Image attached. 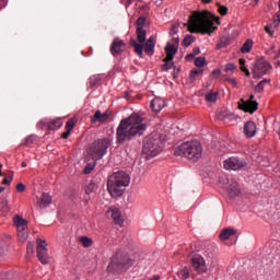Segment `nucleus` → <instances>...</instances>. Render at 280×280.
<instances>
[{
    "instance_id": "aec40b11",
    "label": "nucleus",
    "mask_w": 280,
    "mask_h": 280,
    "mask_svg": "<svg viewBox=\"0 0 280 280\" xmlns=\"http://www.w3.org/2000/svg\"><path fill=\"white\" fill-rule=\"evenodd\" d=\"M39 207H49L51 205V196L49 194L44 192L38 202Z\"/></svg>"
},
{
    "instance_id": "f3484780",
    "label": "nucleus",
    "mask_w": 280,
    "mask_h": 280,
    "mask_svg": "<svg viewBox=\"0 0 280 280\" xmlns=\"http://www.w3.org/2000/svg\"><path fill=\"white\" fill-rule=\"evenodd\" d=\"M150 106H151L153 113H161V110H163V108H165V101L160 97H155L151 101Z\"/></svg>"
},
{
    "instance_id": "f257e3e1",
    "label": "nucleus",
    "mask_w": 280,
    "mask_h": 280,
    "mask_svg": "<svg viewBox=\"0 0 280 280\" xmlns=\"http://www.w3.org/2000/svg\"><path fill=\"white\" fill-rule=\"evenodd\" d=\"M148 130L145 118L139 113H132L129 117L122 119L117 127L116 137L118 143L126 141H135L139 137H143Z\"/></svg>"
},
{
    "instance_id": "c03bdc74",
    "label": "nucleus",
    "mask_w": 280,
    "mask_h": 280,
    "mask_svg": "<svg viewBox=\"0 0 280 280\" xmlns=\"http://www.w3.org/2000/svg\"><path fill=\"white\" fill-rule=\"evenodd\" d=\"M174 67V62L172 61H164V65L162 66V71H170Z\"/></svg>"
},
{
    "instance_id": "7c9ffc66",
    "label": "nucleus",
    "mask_w": 280,
    "mask_h": 280,
    "mask_svg": "<svg viewBox=\"0 0 280 280\" xmlns=\"http://www.w3.org/2000/svg\"><path fill=\"white\" fill-rule=\"evenodd\" d=\"M95 189H97V184L91 182L90 184H88L84 187V191L85 194L89 196L90 194H93V191H95Z\"/></svg>"
},
{
    "instance_id": "bb28decb",
    "label": "nucleus",
    "mask_w": 280,
    "mask_h": 280,
    "mask_svg": "<svg viewBox=\"0 0 280 280\" xmlns=\"http://www.w3.org/2000/svg\"><path fill=\"white\" fill-rule=\"evenodd\" d=\"M138 43H145V30L138 27L136 31Z\"/></svg>"
},
{
    "instance_id": "37998d69",
    "label": "nucleus",
    "mask_w": 280,
    "mask_h": 280,
    "mask_svg": "<svg viewBox=\"0 0 280 280\" xmlns=\"http://www.w3.org/2000/svg\"><path fill=\"white\" fill-rule=\"evenodd\" d=\"M75 128V120L69 119L66 124V130H69L70 132Z\"/></svg>"
},
{
    "instance_id": "5701e85b",
    "label": "nucleus",
    "mask_w": 280,
    "mask_h": 280,
    "mask_svg": "<svg viewBox=\"0 0 280 280\" xmlns=\"http://www.w3.org/2000/svg\"><path fill=\"white\" fill-rule=\"evenodd\" d=\"M62 127V120L60 118L54 119L47 125L48 130H58V128Z\"/></svg>"
},
{
    "instance_id": "13d9d810",
    "label": "nucleus",
    "mask_w": 280,
    "mask_h": 280,
    "mask_svg": "<svg viewBox=\"0 0 280 280\" xmlns=\"http://www.w3.org/2000/svg\"><path fill=\"white\" fill-rule=\"evenodd\" d=\"M120 3H126V8L132 4V0H120Z\"/></svg>"
},
{
    "instance_id": "cd10ccee",
    "label": "nucleus",
    "mask_w": 280,
    "mask_h": 280,
    "mask_svg": "<svg viewBox=\"0 0 280 280\" xmlns=\"http://www.w3.org/2000/svg\"><path fill=\"white\" fill-rule=\"evenodd\" d=\"M135 264V260L128 258L127 256L124 257L122 260L118 261V266H122V268H130Z\"/></svg>"
},
{
    "instance_id": "423d86ee",
    "label": "nucleus",
    "mask_w": 280,
    "mask_h": 280,
    "mask_svg": "<svg viewBox=\"0 0 280 280\" xmlns=\"http://www.w3.org/2000/svg\"><path fill=\"white\" fill-rule=\"evenodd\" d=\"M109 145H110V140H108L106 138L105 139H101V140H95L90 145L88 154L91 155L93 161H100L106 154Z\"/></svg>"
},
{
    "instance_id": "f8f14e48",
    "label": "nucleus",
    "mask_w": 280,
    "mask_h": 280,
    "mask_svg": "<svg viewBox=\"0 0 280 280\" xmlns=\"http://www.w3.org/2000/svg\"><path fill=\"white\" fill-rule=\"evenodd\" d=\"M255 100V95H250L249 100L244 101L243 98L241 100L242 103H238V108L241 110H244V113H250V115H253V113H255V110H257L259 103H257Z\"/></svg>"
},
{
    "instance_id": "680f3d73",
    "label": "nucleus",
    "mask_w": 280,
    "mask_h": 280,
    "mask_svg": "<svg viewBox=\"0 0 280 280\" xmlns=\"http://www.w3.org/2000/svg\"><path fill=\"white\" fill-rule=\"evenodd\" d=\"M265 32L269 34V36H272V31L270 30V26H265Z\"/></svg>"
},
{
    "instance_id": "f704fd0d",
    "label": "nucleus",
    "mask_w": 280,
    "mask_h": 280,
    "mask_svg": "<svg viewBox=\"0 0 280 280\" xmlns=\"http://www.w3.org/2000/svg\"><path fill=\"white\" fill-rule=\"evenodd\" d=\"M80 242L85 248L93 246V240L89 238V236L81 237Z\"/></svg>"
},
{
    "instance_id": "e433bc0d",
    "label": "nucleus",
    "mask_w": 280,
    "mask_h": 280,
    "mask_svg": "<svg viewBox=\"0 0 280 280\" xmlns=\"http://www.w3.org/2000/svg\"><path fill=\"white\" fill-rule=\"evenodd\" d=\"M34 141H36V136H28L24 139L23 145H26L27 148H30L31 145L34 144Z\"/></svg>"
},
{
    "instance_id": "2eb2a0df",
    "label": "nucleus",
    "mask_w": 280,
    "mask_h": 280,
    "mask_svg": "<svg viewBox=\"0 0 280 280\" xmlns=\"http://www.w3.org/2000/svg\"><path fill=\"white\" fill-rule=\"evenodd\" d=\"M244 135L248 139H250V138L255 137V135H257V125H255V121L249 120V121L245 122Z\"/></svg>"
},
{
    "instance_id": "3c124183",
    "label": "nucleus",
    "mask_w": 280,
    "mask_h": 280,
    "mask_svg": "<svg viewBox=\"0 0 280 280\" xmlns=\"http://www.w3.org/2000/svg\"><path fill=\"white\" fill-rule=\"evenodd\" d=\"M26 250H27V254L34 253V244L27 243Z\"/></svg>"
},
{
    "instance_id": "4468645a",
    "label": "nucleus",
    "mask_w": 280,
    "mask_h": 280,
    "mask_svg": "<svg viewBox=\"0 0 280 280\" xmlns=\"http://www.w3.org/2000/svg\"><path fill=\"white\" fill-rule=\"evenodd\" d=\"M228 184L224 187V189H226L230 194V196H240V184H237V182H235L234 179H226Z\"/></svg>"
},
{
    "instance_id": "09e8293b",
    "label": "nucleus",
    "mask_w": 280,
    "mask_h": 280,
    "mask_svg": "<svg viewBox=\"0 0 280 280\" xmlns=\"http://www.w3.org/2000/svg\"><path fill=\"white\" fill-rule=\"evenodd\" d=\"M235 69H237V67L234 63H228L225 66L226 71H235Z\"/></svg>"
},
{
    "instance_id": "ea45409f",
    "label": "nucleus",
    "mask_w": 280,
    "mask_h": 280,
    "mask_svg": "<svg viewBox=\"0 0 280 280\" xmlns=\"http://www.w3.org/2000/svg\"><path fill=\"white\" fill-rule=\"evenodd\" d=\"M144 25H145V18L144 16L138 18V20L136 22L137 30H138V27H140V30H143Z\"/></svg>"
},
{
    "instance_id": "a211bd4d",
    "label": "nucleus",
    "mask_w": 280,
    "mask_h": 280,
    "mask_svg": "<svg viewBox=\"0 0 280 280\" xmlns=\"http://www.w3.org/2000/svg\"><path fill=\"white\" fill-rule=\"evenodd\" d=\"M109 213L112 215V220L114 224H118L119 226H122L124 218H121V211H119L118 208H112L109 210Z\"/></svg>"
},
{
    "instance_id": "0e129e2a",
    "label": "nucleus",
    "mask_w": 280,
    "mask_h": 280,
    "mask_svg": "<svg viewBox=\"0 0 280 280\" xmlns=\"http://www.w3.org/2000/svg\"><path fill=\"white\" fill-rule=\"evenodd\" d=\"M177 73H180V68L176 69V67H174V73H173L174 78H176Z\"/></svg>"
},
{
    "instance_id": "c756f323",
    "label": "nucleus",
    "mask_w": 280,
    "mask_h": 280,
    "mask_svg": "<svg viewBox=\"0 0 280 280\" xmlns=\"http://www.w3.org/2000/svg\"><path fill=\"white\" fill-rule=\"evenodd\" d=\"M18 237L20 242H26L28 237L27 229L18 230Z\"/></svg>"
},
{
    "instance_id": "6ab92c4d",
    "label": "nucleus",
    "mask_w": 280,
    "mask_h": 280,
    "mask_svg": "<svg viewBox=\"0 0 280 280\" xmlns=\"http://www.w3.org/2000/svg\"><path fill=\"white\" fill-rule=\"evenodd\" d=\"M14 226H16L18 231H24L27 229V220L23 219L21 215L15 214L13 217Z\"/></svg>"
},
{
    "instance_id": "6e6d98bb",
    "label": "nucleus",
    "mask_w": 280,
    "mask_h": 280,
    "mask_svg": "<svg viewBox=\"0 0 280 280\" xmlns=\"http://www.w3.org/2000/svg\"><path fill=\"white\" fill-rule=\"evenodd\" d=\"M228 82H230V84H232V86H237V80L235 79H226Z\"/></svg>"
},
{
    "instance_id": "bf43d9fd",
    "label": "nucleus",
    "mask_w": 280,
    "mask_h": 280,
    "mask_svg": "<svg viewBox=\"0 0 280 280\" xmlns=\"http://www.w3.org/2000/svg\"><path fill=\"white\" fill-rule=\"evenodd\" d=\"M2 205L4 206L5 211H10V206H8L7 199L4 201H2Z\"/></svg>"
},
{
    "instance_id": "7ed1b4c3",
    "label": "nucleus",
    "mask_w": 280,
    "mask_h": 280,
    "mask_svg": "<svg viewBox=\"0 0 280 280\" xmlns=\"http://www.w3.org/2000/svg\"><path fill=\"white\" fill-rule=\"evenodd\" d=\"M128 185H130V175L119 171L108 177L107 191L112 198H121Z\"/></svg>"
},
{
    "instance_id": "e2e57ef3",
    "label": "nucleus",
    "mask_w": 280,
    "mask_h": 280,
    "mask_svg": "<svg viewBox=\"0 0 280 280\" xmlns=\"http://www.w3.org/2000/svg\"><path fill=\"white\" fill-rule=\"evenodd\" d=\"M7 0H0V10H3L5 8Z\"/></svg>"
},
{
    "instance_id": "20e7f679",
    "label": "nucleus",
    "mask_w": 280,
    "mask_h": 280,
    "mask_svg": "<svg viewBox=\"0 0 280 280\" xmlns=\"http://www.w3.org/2000/svg\"><path fill=\"white\" fill-rule=\"evenodd\" d=\"M163 141H165V136L158 132H152L144 139L142 152L148 156L154 159L163 152Z\"/></svg>"
},
{
    "instance_id": "de8ad7c7",
    "label": "nucleus",
    "mask_w": 280,
    "mask_h": 280,
    "mask_svg": "<svg viewBox=\"0 0 280 280\" xmlns=\"http://www.w3.org/2000/svg\"><path fill=\"white\" fill-rule=\"evenodd\" d=\"M16 191H19V194H23V191H25V186L23 185V183H19L16 185Z\"/></svg>"
},
{
    "instance_id": "1a4fd4ad",
    "label": "nucleus",
    "mask_w": 280,
    "mask_h": 280,
    "mask_svg": "<svg viewBox=\"0 0 280 280\" xmlns=\"http://www.w3.org/2000/svg\"><path fill=\"white\" fill-rule=\"evenodd\" d=\"M190 265L196 272L199 275H205L209 268L207 267V262L205 258L200 254H192L190 256Z\"/></svg>"
},
{
    "instance_id": "8fccbe9b",
    "label": "nucleus",
    "mask_w": 280,
    "mask_h": 280,
    "mask_svg": "<svg viewBox=\"0 0 280 280\" xmlns=\"http://www.w3.org/2000/svg\"><path fill=\"white\" fill-rule=\"evenodd\" d=\"M174 55L166 54V57L164 58V62H174Z\"/></svg>"
},
{
    "instance_id": "603ef678",
    "label": "nucleus",
    "mask_w": 280,
    "mask_h": 280,
    "mask_svg": "<svg viewBox=\"0 0 280 280\" xmlns=\"http://www.w3.org/2000/svg\"><path fill=\"white\" fill-rule=\"evenodd\" d=\"M108 119V113L101 114V124H104Z\"/></svg>"
},
{
    "instance_id": "5fc2aeb1",
    "label": "nucleus",
    "mask_w": 280,
    "mask_h": 280,
    "mask_svg": "<svg viewBox=\"0 0 280 280\" xmlns=\"http://www.w3.org/2000/svg\"><path fill=\"white\" fill-rule=\"evenodd\" d=\"M171 36H174L175 34H178V27L172 26L170 31Z\"/></svg>"
},
{
    "instance_id": "dca6fc26",
    "label": "nucleus",
    "mask_w": 280,
    "mask_h": 280,
    "mask_svg": "<svg viewBox=\"0 0 280 280\" xmlns=\"http://www.w3.org/2000/svg\"><path fill=\"white\" fill-rule=\"evenodd\" d=\"M218 119L224 121L225 124H231V121H235V114L224 109L219 112Z\"/></svg>"
},
{
    "instance_id": "39448f33",
    "label": "nucleus",
    "mask_w": 280,
    "mask_h": 280,
    "mask_svg": "<svg viewBox=\"0 0 280 280\" xmlns=\"http://www.w3.org/2000/svg\"><path fill=\"white\" fill-rule=\"evenodd\" d=\"M175 156H185L189 161H198L202 156V144L198 140L184 142L175 150Z\"/></svg>"
},
{
    "instance_id": "2f4dec72",
    "label": "nucleus",
    "mask_w": 280,
    "mask_h": 280,
    "mask_svg": "<svg viewBox=\"0 0 280 280\" xmlns=\"http://www.w3.org/2000/svg\"><path fill=\"white\" fill-rule=\"evenodd\" d=\"M240 66H241V71H243V73H245V75L247 78H250V71H248V69L246 68V59H240L238 60Z\"/></svg>"
},
{
    "instance_id": "79ce46f5",
    "label": "nucleus",
    "mask_w": 280,
    "mask_h": 280,
    "mask_svg": "<svg viewBox=\"0 0 280 280\" xmlns=\"http://www.w3.org/2000/svg\"><path fill=\"white\" fill-rule=\"evenodd\" d=\"M92 124H95V121L102 122V112L96 110L93 118L91 119Z\"/></svg>"
},
{
    "instance_id": "052dcab7",
    "label": "nucleus",
    "mask_w": 280,
    "mask_h": 280,
    "mask_svg": "<svg viewBox=\"0 0 280 280\" xmlns=\"http://www.w3.org/2000/svg\"><path fill=\"white\" fill-rule=\"evenodd\" d=\"M192 54H194L195 56H198V54H200V48H199V47H195V48L192 49Z\"/></svg>"
},
{
    "instance_id": "4d7b16f0",
    "label": "nucleus",
    "mask_w": 280,
    "mask_h": 280,
    "mask_svg": "<svg viewBox=\"0 0 280 280\" xmlns=\"http://www.w3.org/2000/svg\"><path fill=\"white\" fill-rule=\"evenodd\" d=\"M70 135H71V131L66 130V132L62 133V139H69Z\"/></svg>"
},
{
    "instance_id": "864d4df0",
    "label": "nucleus",
    "mask_w": 280,
    "mask_h": 280,
    "mask_svg": "<svg viewBox=\"0 0 280 280\" xmlns=\"http://www.w3.org/2000/svg\"><path fill=\"white\" fill-rule=\"evenodd\" d=\"M108 119V113L101 114V124H104Z\"/></svg>"
},
{
    "instance_id": "58836bf2",
    "label": "nucleus",
    "mask_w": 280,
    "mask_h": 280,
    "mask_svg": "<svg viewBox=\"0 0 280 280\" xmlns=\"http://www.w3.org/2000/svg\"><path fill=\"white\" fill-rule=\"evenodd\" d=\"M206 62L207 59H205V57H198L195 59V67H198L200 69V67H205Z\"/></svg>"
},
{
    "instance_id": "b1692460",
    "label": "nucleus",
    "mask_w": 280,
    "mask_h": 280,
    "mask_svg": "<svg viewBox=\"0 0 280 280\" xmlns=\"http://www.w3.org/2000/svg\"><path fill=\"white\" fill-rule=\"evenodd\" d=\"M178 277H180L182 280H187L191 277V273L189 272V268L183 267L180 270L177 271Z\"/></svg>"
},
{
    "instance_id": "412c9836",
    "label": "nucleus",
    "mask_w": 280,
    "mask_h": 280,
    "mask_svg": "<svg viewBox=\"0 0 280 280\" xmlns=\"http://www.w3.org/2000/svg\"><path fill=\"white\" fill-rule=\"evenodd\" d=\"M233 235H235V230L225 229V230L221 231L220 240H222V241L231 240V237H233Z\"/></svg>"
},
{
    "instance_id": "338daca9",
    "label": "nucleus",
    "mask_w": 280,
    "mask_h": 280,
    "mask_svg": "<svg viewBox=\"0 0 280 280\" xmlns=\"http://www.w3.org/2000/svg\"><path fill=\"white\" fill-rule=\"evenodd\" d=\"M155 5L158 7L163 5V0H155Z\"/></svg>"
},
{
    "instance_id": "393cba45",
    "label": "nucleus",
    "mask_w": 280,
    "mask_h": 280,
    "mask_svg": "<svg viewBox=\"0 0 280 280\" xmlns=\"http://www.w3.org/2000/svg\"><path fill=\"white\" fill-rule=\"evenodd\" d=\"M253 49V39H247L241 47V54H248Z\"/></svg>"
},
{
    "instance_id": "72a5a7b5",
    "label": "nucleus",
    "mask_w": 280,
    "mask_h": 280,
    "mask_svg": "<svg viewBox=\"0 0 280 280\" xmlns=\"http://www.w3.org/2000/svg\"><path fill=\"white\" fill-rule=\"evenodd\" d=\"M196 40V37L194 35H186L183 39L184 47H189Z\"/></svg>"
},
{
    "instance_id": "774afa93",
    "label": "nucleus",
    "mask_w": 280,
    "mask_h": 280,
    "mask_svg": "<svg viewBox=\"0 0 280 280\" xmlns=\"http://www.w3.org/2000/svg\"><path fill=\"white\" fill-rule=\"evenodd\" d=\"M159 279H161V277H159V276H153L150 280H159Z\"/></svg>"
},
{
    "instance_id": "0eeeda50",
    "label": "nucleus",
    "mask_w": 280,
    "mask_h": 280,
    "mask_svg": "<svg viewBox=\"0 0 280 280\" xmlns=\"http://www.w3.org/2000/svg\"><path fill=\"white\" fill-rule=\"evenodd\" d=\"M130 45L139 58H143V49L148 56H154V47L156 46L154 37H150L144 45L137 43V39H130Z\"/></svg>"
},
{
    "instance_id": "4c0bfd02",
    "label": "nucleus",
    "mask_w": 280,
    "mask_h": 280,
    "mask_svg": "<svg viewBox=\"0 0 280 280\" xmlns=\"http://www.w3.org/2000/svg\"><path fill=\"white\" fill-rule=\"evenodd\" d=\"M166 54H171L173 56H176V52L178 51V48L174 45H167L165 48Z\"/></svg>"
},
{
    "instance_id": "f03ea898",
    "label": "nucleus",
    "mask_w": 280,
    "mask_h": 280,
    "mask_svg": "<svg viewBox=\"0 0 280 280\" xmlns=\"http://www.w3.org/2000/svg\"><path fill=\"white\" fill-rule=\"evenodd\" d=\"M215 16L209 11H195L189 16L188 32L190 34H213L218 27L213 26Z\"/></svg>"
},
{
    "instance_id": "c9c22d12",
    "label": "nucleus",
    "mask_w": 280,
    "mask_h": 280,
    "mask_svg": "<svg viewBox=\"0 0 280 280\" xmlns=\"http://www.w3.org/2000/svg\"><path fill=\"white\" fill-rule=\"evenodd\" d=\"M95 161H96V160H93V162H91V163H89V164L85 165V167H84V170H83V173H84V174H91V172H92L93 170H95Z\"/></svg>"
},
{
    "instance_id": "9b49d317",
    "label": "nucleus",
    "mask_w": 280,
    "mask_h": 280,
    "mask_svg": "<svg viewBox=\"0 0 280 280\" xmlns=\"http://www.w3.org/2000/svg\"><path fill=\"white\" fill-rule=\"evenodd\" d=\"M37 259L44 266L49 264V254L47 253V243L42 238H37Z\"/></svg>"
},
{
    "instance_id": "a878e982",
    "label": "nucleus",
    "mask_w": 280,
    "mask_h": 280,
    "mask_svg": "<svg viewBox=\"0 0 280 280\" xmlns=\"http://www.w3.org/2000/svg\"><path fill=\"white\" fill-rule=\"evenodd\" d=\"M231 45V38L230 37H222L220 39V43L217 44V49H224Z\"/></svg>"
},
{
    "instance_id": "4be33fe9",
    "label": "nucleus",
    "mask_w": 280,
    "mask_h": 280,
    "mask_svg": "<svg viewBox=\"0 0 280 280\" xmlns=\"http://www.w3.org/2000/svg\"><path fill=\"white\" fill-rule=\"evenodd\" d=\"M100 84H102V77H100V74L90 78V89H97Z\"/></svg>"
},
{
    "instance_id": "69168bd1",
    "label": "nucleus",
    "mask_w": 280,
    "mask_h": 280,
    "mask_svg": "<svg viewBox=\"0 0 280 280\" xmlns=\"http://www.w3.org/2000/svg\"><path fill=\"white\" fill-rule=\"evenodd\" d=\"M186 58H187V60H191V59L196 58V55L191 52V54L187 55Z\"/></svg>"
},
{
    "instance_id": "473e14b6",
    "label": "nucleus",
    "mask_w": 280,
    "mask_h": 280,
    "mask_svg": "<svg viewBox=\"0 0 280 280\" xmlns=\"http://www.w3.org/2000/svg\"><path fill=\"white\" fill-rule=\"evenodd\" d=\"M269 82H270V80H268V79H265V80L260 81V82L256 85L255 91H256L257 93H261V91H264L266 84H269Z\"/></svg>"
},
{
    "instance_id": "ddd939ff",
    "label": "nucleus",
    "mask_w": 280,
    "mask_h": 280,
    "mask_svg": "<svg viewBox=\"0 0 280 280\" xmlns=\"http://www.w3.org/2000/svg\"><path fill=\"white\" fill-rule=\"evenodd\" d=\"M126 49V44L119 38H115L110 45L112 56H119Z\"/></svg>"
},
{
    "instance_id": "c85d7f7f",
    "label": "nucleus",
    "mask_w": 280,
    "mask_h": 280,
    "mask_svg": "<svg viewBox=\"0 0 280 280\" xmlns=\"http://www.w3.org/2000/svg\"><path fill=\"white\" fill-rule=\"evenodd\" d=\"M206 101L210 102L211 104H215V102H218V93L213 91L209 92L206 94Z\"/></svg>"
},
{
    "instance_id": "6e6552de",
    "label": "nucleus",
    "mask_w": 280,
    "mask_h": 280,
    "mask_svg": "<svg viewBox=\"0 0 280 280\" xmlns=\"http://www.w3.org/2000/svg\"><path fill=\"white\" fill-rule=\"evenodd\" d=\"M272 69V66L266 61V59H258L253 68V78L255 80L264 78Z\"/></svg>"
},
{
    "instance_id": "49530a36",
    "label": "nucleus",
    "mask_w": 280,
    "mask_h": 280,
    "mask_svg": "<svg viewBox=\"0 0 280 280\" xmlns=\"http://www.w3.org/2000/svg\"><path fill=\"white\" fill-rule=\"evenodd\" d=\"M13 175L10 174L8 177H5L2 182L3 185H10L12 183Z\"/></svg>"
},
{
    "instance_id": "a19ab883",
    "label": "nucleus",
    "mask_w": 280,
    "mask_h": 280,
    "mask_svg": "<svg viewBox=\"0 0 280 280\" xmlns=\"http://www.w3.org/2000/svg\"><path fill=\"white\" fill-rule=\"evenodd\" d=\"M202 73H205V71L202 69L191 70L190 78H191V80H196V77L202 75Z\"/></svg>"
},
{
    "instance_id": "9d476101",
    "label": "nucleus",
    "mask_w": 280,
    "mask_h": 280,
    "mask_svg": "<svg viewBox=\"0 0 280 280\" xmlns=\"http://www.w3.org/2000/svg\"><path fill=\"white\" fill-rule=\"evenodd\" d=\"M246 165H248V163H246V160L242 158H235V156L229 158L223 162V167L225 170H233L234 172L244 170Z\"/></svg>"
},
{
    "instance_id": "a18cd8bd",
    "label": "nucleus",
    "mask_w": 280,
    "mask_h": 280,
    "mask_svg": "<svg viewBox=\"0 0 280 280\" xmlns=\"http://www.w3.org/2000/svg\"><path fill=\"white\" fill-rule=\"evenodd\" d=\"M218 12L219 14H221V16H226V14L229 13V8H226L225 5H220Z\"/></svg>"
}]
</instances>
